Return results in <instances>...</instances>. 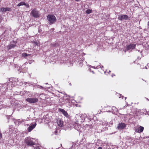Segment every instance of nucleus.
Wrapping results in <instances>:
<instances>
[{
	"mask_svg": "<svg viewBox=\"0 0 149 149\" xmlns=\"http://www.w3.org/2000/svg\"><path fill=\"white\" fill-rule=\"evenodd\" d=\"M92 10L90 9H88L86 11V13L87 14H89L91 13Z\"/></svg>",
	"mask_w": 149,
	"mask_h": 149,
	"instance_id": "a211bd4d",
	"label": "nucleus"
},
{
	"mask_svg": "<svg viewBox=\"0 0 149 149\" xmlns=\"http://www.w3.org/2000/svg\"><path fill=\"white\" fill-rule=\"evenodd\" d=\"M40 88H42L43 87L42 86H40V87H39Z\"/></svg>",
	"mask_w": 149,
	"mask_h": 149,
	"instance_id": "a878e982",
	"label": "nucleus"
},
{
	"mask_svg": "<svg viewBox=\"0 0 149 149\" xmlns=\"http://www.w3.org/2000/svg\"><path fill=\"white\" fill-rule=\"evenodd\" d=\"M86 114H82L81 115L80 117L81 119L82 120L81 121L84 122V120H85V118L86 117Z\"/></svg>",
	"mask_w": 149,
	"mask_h": 149,
	"instance_id": "4468645a",
	"label": "nucleus"
},
{
	"mask_svg": "<svg viewBox=\"0 0 149 149\" xmlns=\"http://www.w3.org/2000/svg\"><path fill=\"white\" fill-rule=\"evenodd\" d=\"M92 72L93 73H94V72H93V71H92Z\"/></svg>",
	"mask_w": 149,
	"mask_h": 149,
	"instance_id": "2f4dec72",
	"label": "nucleus"
},
{
	"mask_svg": "<svg viewBox=\"0 0 149 149\" xmlns=\"http://www.w3.org/2000/svg\"><path fill=\"white\" fill-rule=\"evenodd\" d=\"M47 19L49 22L50 24L54 23L56 21V18L53 15H49L47 16Z\"/></svg>",
	"mask_w": 149,
	"mask_h": 149,
	"instance_id": "f257e3e1",
	"label": "nucleus"
},
{
	"mask_svg": "<svg viewBox=\"0 0 149 149\" xmlns=\"http://www.w3.org/2000/svg\"><path fill=\"white\" fill-rule=\"evenodd\" d=\"M2 134L1 132H0V139L2 138Z\"/></svg>",
	"mask_w": 149,
	"mask_h": 149,
	"instance_id": "4be33fe9",
	"label": "nucleus"
},
{
	"mask_svg": "<svg viewBox=\"0 0 149 149\" xmlns=\"http://www.w3.org/2000/svg\"><path fill=\"white\" fill-rule=\"evenodd\" d=\"M29 63L30 64H31V62H29Z\"/></svg>",
	"mask_w": 149,
	"mask_h": 149,
	"instance_id": "c9c22d12",
	"label": "nucleus"
},
{
	"mask_svg": "<svg viewBox=\"0 0 149 149\" xmlns=\"http://www.w3.org/2000/svg\"><path fill=\"white\" fill-rule=\"evenodd\" d=\"M129 17L126 15H120L118 16V19L120 20H127L128 19Z\"/></svg>",
	"mask_w": 149,
	"mask_h": 149,
	"instance_id": "0eeeda50",
	"label": "nucleus"
},
{
	"mask_svg": "<svg viewBox=\"0 0 149 149\" xmlns=\"http://www.w3.org/2000/svg\"><path fill=\"white\" fill-rule=\"evenodd\" d=\"M25 4V3L24 2H21L19 3L17 5V6H23Z\"/></svg>",
	"mask_w": 149,
	"mask_h": 149,
	"instance_id": "dca6fc26",
	"label": "nucleus"
},
{
	"mask_svg": "<svg viewBox=\"0 0 149 149\" xmlns=\"http://www.w3.org/2000/svg\"><path fill=\"white\" fill-rule=\"evenodd\" d=\"M97 149H102V148L101 147H99Z\"/></svg>",
	"mask_w": 149,
	"mask_h": 149,
	"instance_id": "393cba45",
	"label": "nucleus"
},
{
	"mask_svg": "<svg viewBox=\"0 0 149 149\" xmlns=\"http://www.w3.org/2000/svg\"><path fill=\"white\" fill-rule=\"evenodd\" d=\"M100 67L101 68H103V66H102L101 67L100 66Z\"/></svg>",
	"mask_w": 149,
	"mask_h": 149,
	"instance_id": "bb28decb",
	"label": "nucleus"
},
{
	"mask_svg": "<svg viewBox=\"0 0 149 149\" xmlns=\"http://www.w3.org/2000/svg\"><path fill=\"white\" fill-rule=\"evenodd\" d=\"M40 148L38 146H36L34 148V149H39Z\"/></svg>",
	"mask_w": 149,
	"mask_h": 149,
	"instance_id": "412c9836",
	"label": "nucleus"
},
{
	"mask_svg": "<svg viewBox=\"0 0 149 149\" xmlns=\"http://www.w3.org/2000/svg\"><path fill=\"white\" fill-rule=\"evenodd\" d=\"M136 45L132 44L127 46L126 49L127 50H131L134 49L135 48Z\"/></svg>",
	"mask_w": 149,
	"mask_h": 149,
	"instance_id": "39448f33",
	"label": "nucleus"
},
{
	"mask_svg": "<svg viewBox=\"0 0 149 149\" xmlns=\"http://www.w3.org/2000/svg\"><path fill=\"white\" fill-rule=\"evenodd\" d=\"M70 85H71V84L70 83Z\"/></svg>",
	"mask_w": 149,
	"mask_h": 149,
	"instance_id": "4c0bfd02",
	"label": "nucleus"
},
{
	"mask_svg": "<svg viewBox=\"0 0 149 149\" xmlns=\"http://www.w3.org/2000/svg\"><path fill=\"white\" fill-rule=\"evenodd\" d=\"M24 5L27 8H28L29 7V4L28 3L26 4L25 3V4Z\"/></svg>",
	"mask_w": 149,
	"mask_h": 149,
	"instance_id": "aec40b11",
	"label": "nucleus"
},
{
	"mask_svg": "<svg viewBox=\"0 0 149 149\" xmlns=\"http://www.w3.org/2000/svg\"><path fill=\"white\" fill-rule=\"evenodd\" d=\"M113 74L112 75V77H113Z\"/></svg>",
	"mask_w": 149,
	"mask_h": 149,
	"instance_id": "473e14b6",
	"label": "nucleus"
},
{
	"mask_svg": "<svg viewBox=\"0 0 149 149\" xmlns=\"http://www.w3.org/2000/svg\"><path fill=\"white\" fill-rule=\"evenodd\" d=\"M18 121L19 123H22V121H21L20 120H18Z\"/></svg>",
	"mask_w": 149,
	"mask_h": 149,
	"instance_id": "b1692460",
	"label": "nucleus"
},
{
	"mask_svg": "<svg viewBox=\"0 0 149 149\" xmlns=\"http://www.w3.org/2000/svg\"><path fill=\"white\" fill-rule=\"evenodd\" d=\"M145 68H146V69H147V67H146V66H145Z\"/></svg>",
	"mask_w": 149,
	"mask_h": 149,
	"instance_id": "cd10ccee",
	"label": "nucleus"
},
{
	"mask_svg": "<svg viewBox=\"0 0 149 149\" xmlns=\"http://www.w3.org/2000/svg\"><path fill=\"white\" fill-rule=\"evenodd\" d=\"M108 124V122H104L102 123V125L105 126L107 125Z\"/></svg>",
	"mask_w": 149,
	"mask_h": 149,
	"instance_id": "6ab92c4d",
	"label": "nucleus"
},
{
	"mask_svg": "<svg viewBox=\"0 0 149 149\" xmlns=\"http://www.w3.org/2000/svg\"><path fill=\"white\" fill-rule=\"evenodd\" d=\"M0 10L2 12H5L10 11L11 10V8L8 7L1 8H0Z\"/></svg>",
	"mask_w": 149,
	"mask_h": 149,
	"instance_id": "9d476101",
	"label": "nucleus"
},
{
	"mask_svg": "<svg viewBox=\"0 0 149 149\" xmlns=\"http://www.w3.org/2000/svg\"><path fill=\"white\" fill-rule=\"evenodd\" d=\"M16 46V45L15 44H10L8 45L7 48L8 49H11L14 48Z\"/></svg>",
	"mask_w": 149,
	"mask_h": 149,
	"instance_id": "f8f14e48",
	"label": "nucleus"
},
{
	"mask_svg": "<svg viewBox=\"0 0 149 149\" xmlns=\"http://www.w3.org/2000/svg\"><path fill=\"white\" fill-rule=\"evenodd\" d=\"M57 124L60 127H62L63 126V121L61 120H58L57 122Z\"/></svg>",
	"mask_w": 149,
	"mask_h": 149,
	"instance_id": "ddd939ff",
	"label": "nucleus"
},
{
	"mask_svg": "<svg viewBox=\"0 0 149 149\" xmlns=\"http://www.w3.org/2000/svg\"><path fill=\"white\" fill-rule=\"evenodd\" d=\"M113 74L112 75V77H113Z\"/></svg>",
	"mask_w": 149,
	"mask_h": 149,
	"instance_id": "72a5a7b5",
	"label": "nucleus"
},
{
	"mask_svg": "<svg viewBox=\"0 0 149 149\" xmlns=\"http://www.w3.org/2000/svg\"><path fill=\"white\" fill-rule=\"evenodd\" d=\"M126 98V97H125V99Z\"/></svg>",
	"mask_w": 149,
	"mask_h": 149,
	"instance_id": "58836bf2",
	"label": "nucleus"
},
{
	"mask_svg": "<svg viewBox=\"0 0 149 149\" xmlns=\"http://www.w3.org/2000/svg\"><path fill=\"white\" fill-rule=\"evenodd\" d=\"M26 100L30 103H34L37 102L38 99L37 98H28Z\"/></svg>",
	"mask_w": 149,
	"mask_h": 149,
	"instance_id": "20e7f679",
	"label": "nucleus"
},
{
	"mask_svg": "<svg viewBox=\"0 0 149 149\" xmlns=\"http://www.w3.org/2000/svg\"><path fill=\"white\" fill-rule=\"evenodd\" d=\"M25 142L26 145L29 146H31L35 144V143L32 140V139L28 137L25 139Z\"/></svg>",
	"mask_w": 149,
	"mask_h": 149,
	"instance_id": "f03ea898",
	"label": "nucleus"
},
{
	"mask_svg": "<svg viewBox=\"0 0 149 149\" xmlns=\"http://www.w3.org/2000/svg\"><path fill=\"white\" fill-rule=\"evenodd\" d=\"M59 110L60 111H61L63 114L66 117H68V115L67 113L64 109H59Z\"/></svg>",
	"mask_w": 149,
	"mask_h": 149,
	"instance_id": "9b49d317",
	"label": "nucleus"
},
{
	"mask_svg": "<svg viewBox=\"0 0 149 149\" xmlns=\"http://www.w3.org/2000/svg\"><path fill=\"white\" fill-rule=\"evenodd\" d=\"M26 63H27V62H26V63H24V64H25Z\"/></svg>",
	"mask_w": 149,
	"mask_h": 149,
	"instance_id": "c85d7f7f",
	"label": "nucleus"
},
{
	"mask_svg": "<svg viewBox=\"0 0 149 149\" xmlns=\"http://www.w3.org/2000/svg\"><path fill=\"white\" fill-rule=\"evenodd\" d=\"M140 53H141V54L142 55V53H141V52H140Z\"/></svg>",
	"mask_w": 149,
	"mask_h": 149,
	"instance_id": "f704fd0d",
	"label": "nucleus"
},
{
	"mask_svg": "<svg viewBox=\"0 0 149 149\" xmlns=\"http://www.w3.org/2000/svg\"><path fill=\"white\" fill-rule=\"evenodd\" d=\"M142 68L144 69V68Z\"/></svg>",
	"mask_w": 149,
	"mask_h": 149,
	"instance_id": "e433bc0d",
	"label": "nucleus"
},
{
	"mask_svg": "<svg viewBox=\"0 0 149 149\" xmlns=\"http://www.w3.org/2000/svg\"><path fill=\"white\" fill-rule=\"evenodd\" d=\"M30 55L29 54H28L26 53H23L22 54V56L24 57H25L28 56H30Z\"/></svg>",
	"mask_w": 149,
	"mask_h": 149,
	"instance_id": "f3484780",
	"label": "nucleus"
},
{
	"mask_svg": "<svg viewBox=\"0 0 149 149\" xmlns=\"http://www.w3.org/2000/svg\"><path fill=\"white\" fill-rule=\"evenodd\" d=\"M17 93H19L20 94H21V93H19V92H17Z\"/></svg>",
	"mask_w": 149,
	"mask_h": 149,
	"instance_id": "c756f323",
	"label": "nucleus"
},
{
	"mask_svg": "<svg viewBox=\"0 0 149 149\" xmlns=\"http://www.w3.org/2000/svg\"><path fill=\"white\" fill-rule=\"evenodd\" d=\"M126 126V125L125 124L121 123L118 124L117 128L118 129H122L124 128Z\"/></svg>",
	"mask_w": 149,
	"mask_h": 149,
	"instance_id": "1a4fd4ad",
	"label": "nucleus"
},
{
	"mask_svg": "<svg viewBox=\"0 0 149 149\" xmlns=\"http://www.w3.org/2000/svg\"><path fill=\"white\" fill-rule=\"evenodd\" d=\"M147 26L148 28H149V21L148 22Z\"/></svg>",
	"mask_w": 149,
	"mask_h": 149,
	"instance_id": "5701e85b",
	"label": "nucleus"
},
{
	"mask_svg": "<svg viewBox=\"0 0 149 149\" xmlns=\"http://www.w3.org/2000/svg\"><path fill=\"white\" fill-rule=\"evenodd\" d=\"M31 14L32 16L36 18L40 16L39 12L35 9L32 10L31 13Z\"/></svg>",
	"mask_w": 149,
	"mask_h": 149,
	"instance_id": "7ed1b4c3",
	"label": "nucleus"
},
{
	"mask_svg": "<svg viewBox=\"0 0 149 149\" xmlns=\"http://www.w3.org/2000/svg\"><path fill=\"white\" fill-rule=\"evenodd\" d=\"M117 110V109L114 107H112L111 108V111H116Z\"/></svg>",
	"mask_w": 149,
	"mask_h": 149,
	"instance_id": "2eb2a0df",
	"label": "nucleus"
},
{
	"mask_svg": "<svg viewBox=\"0 0 149 149\" xmlns=\"http://www.w3.org/2000/svg\"><path fill=\"white\" fill-rule=\"evenodd\" d=\"M36 44L37 45H38V43L37 42L36 43Z\"/></svg>",
	"mask_w": 149,
	"mask_h": 149,
	"instance_id": "7c9ffc66",
	"label": "nucleus"
},
{
	"mask_svg": "<svg viewBox=\"0 0 149 149\" xmlns=\"http://www.w3.org/2000/svg\"><path fill=\"white\" fill-rule=\"evenodd\" d=\"M36 125V122H34L31 123L28 128V132H29L31 131L35 127Z\"/></svg>",
	"mask_w": 149,
	"mask_h": 149,
	"instance_id": "423d86ee",
	"label": "nucleus"
},
{
	"mask_svg": "<svg viewBox=\"0 0 149 149\" xmlns=\"http://www.w3.org/2000/svg\"><path fill=\"white\" fill-rule=\"evenodd\" d=\"M144 130V127L141 126H139L136 128L135 129V131L136 132L141 133L143 132Z\"/></svg>",
	"mask_w": 149,
	"mask_h": 149,
	"instance_id": "6e6552de",
	"label": "nucleus"
}]
</instances>
